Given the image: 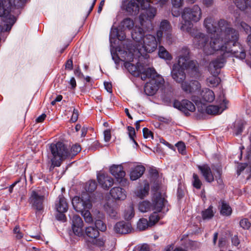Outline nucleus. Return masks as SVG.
<instances>
[{"mask_svg": "<svg viewBox=\"0 0 251 251\" xmlns=\"http://www.w3.org/2000/svg\"><path fill=\"white\" fill-rule=\"evenodd\" d=\"M203 25L211 37L219 38L222 45L227 50L224 52V55H233L241 60L246 58V50L238 42V31L231 27L228 22L221 19L216 23L212 17H208L204 19Z\"/></svg>", "mask_w": 251, "mask_h": 251, "instance_id": "1", "label": "nucleus"}, {"mask_svg": "<svg viewBox=\"0 0 251 251\" xmlns=\"http://www.w3.org/2000/svg\"><path fill=\"white\" fill-rule=\"evenodd\" d=\"M189 54L190 50L186 47L178 51L177 63L174 64L171 71L172 77L176 82H182L185 79V70L195 77L200 75L199 64L196 61H189Z\"/></svg>", "mask_w": 251, "mask_h": 251, "instance_id": "2", "label": "nucleus"}, {"mask_svg": "<svg viewBox=\"0 0 251 251\" xmlns=\"http://www.w3.org/2000/svg\"><path fill=\"white\" fill-rule=\"evenodd\" d=\"M133 40L136 42L133 51L138 55L144 56L146 53L154 51L157 48L159 42L155 37L151 34L145 35L143 28L135 26L131 32Z\"/></svg>", "mask_w": 251, "mask_h": 251, "instance_id": "3", "label": "nucleus"}, {"mask_svg": "<svg viewBox=\"0 0 251 251\" xmlns=\"http://www.w3.org/2000/svg\"><path fill=\"white\" fill-rule=\"evenodd\" d=\"M193 37V44L198 49H202L206 55L211 54L215 51H217L220 55H223L224 52L227 50L225 46L222 45L219 38L211 37V41L208 43V37L204 33L200 32L194 28L191 32H186Z\"/></svg>", "mask_w": 251, "mask_h": 251, "instance_id": "4", "label": "nucleus"}, {"mask_svg": "<svg viewBox=\"0 0 251 251\" xmlns=\"http://www.w3.org/2000/svg\"><path fill=\"white\" fill-rule=\"evenodd\" d=\"M128 51L119 50L118 53V58L124 62V67L131 74L134 76H138L140 75L142 80H145L149 76L154 75L155 70L153 68H144L143 66H139V63L137 66L134 65L130 62L133 61L135 55L140 57V55L133 51L131 49H128Z\"/></svg>", "mask_w": 251, "mask_h": 251, "instance_id": "5", "label": "nucleus"}, {"mask_svg": "<svg viewBox=\"0 0 251 251\" xmlns=\"http://www.w3.org/2000/svg\"><path fill=\"white\" fill-rule=\"evenodd\" d=\"M52 157L51 159V166L59 167L63 160L67 158H72L76 155L80 151L81 147L79 145H74L70 151L62 142H58L56 144H52L50 146Z\"/></svg>", "mask_w": 251, "mask_h": 251, "instance_id": "6", "label": "nucleus"}, {"mask_svg": "<svg viewBox=\"0 0 251 251\" xmlns=\"http://www.w3.org/2000/svg\"><path fill=\"white\" fill-rule=\"evenodd\" d=\"M13 8L10 0H0V17L3 24V25H0V41L6 38L4 33L10 31L17 20Z\"/></svg>", "mask_w": 251, "mask_h": 251, "instance_id": "7", "label": "nucleus"}, {"mask_svg": "<svg viewBox=\"0 0 251 251\" xmlns=\"http://www.w3.org/2000/svg\"><path fill=\"white\" fill-rule=\"evenodd\" d=\"M201 16V10L198 5L184 7L181 12L182 21L179 24V29L183 32H191L193 27L192 22H198Z\"/></svg>", "mask_w": 251, "mask_h": 251, "instance_id": "8", "label": "nucleus"}, {"mask_svg": "<svg viewBox=\"0 0 251 251\" xmlns=\"http://www.w3.org/2000/svg\"><path fill=\"white\" fill-rule=\"evenodd\" d=\"M150 3L155 4L149 0L142 1L140 4L142 9L139 16L140 24L145 31L148 32L153 30L154 25L152 21L157 14V9L150 6Z\"/></svg>", "mask_w": 251, "mask_h": 251, "instance_id": "9", "label": "nucleus"}, {"mask_svg": "<svg viewBox=\"0 0 251 251\" xmlns=\"http://www.w3.org/2000/svg\"><path fill=\"white\" fill-rule=\"evenodd\" d=\"M230 55H223L217 57L211 61L208 67V70L211 75L209 76L207 79V83L210 87H216L220 82L221 79L218 76L220 72V70L223 68L226 62V58Z\"/></svg>", "mask_w": 251, "mask_h": 251, "instance_id": "10", "label": "nucleus"}, {"mask_svg": "<svg viewBox=\"0 0 251 251\" xmlns=\"http://www.w3.org/2000/svg\"><path fill=\"white\" fill-rule=\"evenodd\" d=\"M46 195L44 187H39L31 191L28 201L31 207L36 210V213H40L43 210V202Z\"/></svg>", "mask_w": 251, "mask_h": 251, "instance_id": "11", "label": "nucleus"}, {"mask_svg": "<svg viewBox=\"0 0 251 251\" xmlns=\"http://www.w3.org/2000/svg\"><path fill=\"white\" fill-rule=\"evenodd\" d=\"M154 75L149 76L151 78L149 82L146 83L144 86V91L148 96H152L155 94L159 88L163 84L164 79L155 72Z\"/></svg>", "mask_w": 251, "mask_h": 251, "instance_id": "12", "label": "nucleus"}, {"mask_svg": "<svg viewBox=\"0 0 251 251\" xmlns=\"http://www.w3.org/2000/svg\"><path fill=\"white\" fill-rule=\"evenodd\" d=\"M192 100L196 105L205 104L206 102H211L215 99L214 92L208 88H203L201 92V97L192 96Z\"/></svg>", "mask_w": 251, "mask_h": 251, "instance_id": "13", "label": "nucleus"}, {"mask_svg": "<svg viewBox=\"0 0 251 251\" xmlns=\"http://www.w3.org/2000/svg\"><path fill=\"white\" fill-rule=\"evenodd\" d=\"M152 210L157 212H162L163 210H165L166 212L168 211V208H166L167 201L160 193L158 192L155 193L152 197Z\"/></svg>", "mask_w": 251, "mask_h": 251, "instance_id": "14", "label": "nucleus"}, {"mask_svg": "<svg viewBox=\"0 0 251 251\" xmlns=\"http://www.w3.org/2000/svg\"><path fill=\"white\" fill-rule=\"evenodd\" d=\"M172 104L174 108L183 112L187 116L190 115V112H194L196 109L193 103L187 100H183L181 101L175 100Z\"/></svg>", "mask_w": 251, "mask_h": 251, "instance_id": "15", "label": "nucleus"}, {"mask_svg": "<svg viewBox=\"0 0 251 251\" xmlns=\"http://www.w3.org/2000/svg\"><path fill=\"white\" fill-rule=\"evenodd\" d=\"M123 169L122 165H113L110 167L109 171L117 181L125 185L128 181L125 178L126 173Z\"/></svg>", "mask_w": 251, "mask_h": 251, "instance_id": "16", "label": "nucleus"}, {"mask_svg": "<svg viewBox=\"0 0 251 251\" xmlns=\"http://www.w3.org/2000/svg\"><path fill=\"white\" fill-rule=\"evenodd\" d=\"M72 202L74 209L78 212H81L86 208L91 209L92 206L89 199L84 200L77 196L73 198Z\"/></svg>", "mask_w": 251, "mask_h": 251, "instance_id": "17", "label": "nucleus"}, {"mask_svg": "<svg viewBox=\"0 0 251 251\" xmlns=\"http://www.w3.org/2000/svg\"><path fill=\"white\" fill-rule=\"evenodd\" d=\"M140 2L136 0H123L122 7L130 15H136L139 11Z\"/></svg>", "mask_w": 251, "mask_h": 251, "instance_id": "18", "label": "nucleus"}, {"mask_svg": "<svg viewBox=\"0 0 251 251\" xmlns=\"http://www.w3.org/2000/svg\"><path fill=\"white\" fill-rule=\"evenodd\" d=\"M83 222L80 216L75 215L72 219V228L74 233L81 237L83 235Z\"/></svg>", "mask_w": 251, "mask_h": 251, "instance_id": "19", "label": "nucleus"}, {"mask_svg": "<svg viewBox=\"0 0 251 251\" xmlns=\"http://www.w3.org/2000/svg\"><path fill=\"white\" fill-rule=\"evenodd\" d=\"M172 32V27L170 23L167 20H162L159 25V28L156 31V36L158 41L160 43L164 34Z\"/></svg>", "mask_w": 251, "mask_h": 251, "instance_id": "20", "label": "nucleus"}, {"mask_svg": "<svg viewBox=\"0 0 251 251\" xmlns=\"http://www.w3.org/2000/svg\"><path fill=\"white\" fill-rule=\"evenodd\" d=\"M181 88L186 93L190 94L195 92L201 88L200 83L197 80H192L190 82L182 81Z\"/></svg>", "mask_w": 251, "mask_h": 251, "instance_id": "21", "label": "nucleus"}, {"mask_svg": "<svg viewBox=\"0 0 251 251\" xmlns=\"http://www.w3.org/2000/svg\"><path fill=\"white\" fill-rule=\"evenodd\" d=\"M228 101L223 99V102L220 104V106L216 105H209L206 108V112L208 114L216 115L219 114L227 108Z\"/></svg>", "mask_w": 251, "mask_h": 251, "instance_id": "22", "label": "nucleus"}, {"mask_svg": "<svg viewBox=\"0 0 251 251\" xmlns=\"http://www.w3.org/2000/svg\"><path fill=\"white\" fill-rule=\"evenodd\" d=\"M114 230L117 233L125 234L130 233L132 228L130 223L122 221L115 224Z\"/></svg>", "mask_w": 251, "mask_h": 251, "instance_id": "23", "label": "nucleus"}, {"mask_svg": "<svg viewBox=\"0 0 251 251\" xmlns=\"http://www.w3.org/2000/svg\"><path fill=\"white\" fill-rule=\"evenodd\" d=\"M97 179L103 189H107L113 184V179L107 174L99 173L97 175Z\"/></svg>", "mask_w": 251, "mask_h": 251, "instance_id": "24", "label": "nucleus"}, {"mask_svg": "<svg viewBox=\"0 0 251 251\" xmlns=\"http://www.w3.org/2000/svg\"><path fill=\"white\" fill-rule=\"evenodd\" d=\"M55 208L58 213H65L67 211L68 203L62 194L59 195L56 200Z\"/></svg>", "mask_w": 251, "mask_h": 251, "instance_id": "25", "label": "nucleus"}, {"mask_svg": "<svg viewBox=\"0 0 251 251\" xmlns=\"http://www.w3.org/2000/svg\"><path fill=\"white\" fill-rule=\"evenodd\" d=\"M112 198L116 200L123 201L126 197V193L125 190L120 187H114L110 191Z\"/></svg>", "mask_w": 251, "mask_h": 251, "instance_id": "26", "label": "nucleus"}, {"mask_svg": "<svg viewBox=\"0 0 251 251\" xmlns=\"http://www.w3.org/2000/svg\"><path fill=\"white\" fill-rule=\"evenodd\" d=\"M198 168L201 172V173L206 181L211 182L214 181V176L210 167L207 164L198 165Z\"/></svg>", "mask_w": 251, "mask_h": 251, "instance_id": "27", "label": "nucleus"}, {"mask_svg": "<svg viewBox=\"0 0 251 251\" xmlns=\"http://www.w3.org/2000/svg\"><path fill=\"white\" fill-rule=\"evenodd\" d=\"M117 38L120 41L124 40L126 38V35L122 32L120 34L117 28L112 27L109 34V41L111 47H113V43H115Z\"/></svg>", "mask_w": 251, "mask_h": 251, "instance_id": "28", "label": "nucleus"}, {"mask_svg": "<svg viewBox=\"0 0 251 251\" xmlns=\"http://www.w3.org/2000/svg\"><path fill=\"white\" fill-rule=\"evenodd\" d=\"M145 168L142 165H136L131 168L130 173V178L131 180H136L143 175Z\"/></svg>", "mask_w": 251, "mask_h": 251, "instance_id": "29", "label": "nucleus"}, {"mask_svg": "<svg viewBox=\"0 0 251 251\" xmlns=\"http://www.w3.org/2000/svg\"><path fill=\"white\" fill-rule=\"evenodd\" d=\"M236 7L242 11H244L248 7H251V0H233Z\"/></svg>", "mask_w": 251, "mask_h": 251, "instance_id": "30", "label": "nucleus"}, {"mask_svg": "<svg viewBox=\"0 0 251 251\" xmlns=\"http://www.w3.org/2000/svg\"><path fill=\"white\" fill-rule=\"evenodd\" d=\"M149 190L150 185L149 183H145L143 187H141L140 188L135 192V194L137 197L143 199L148 194Z\"/></svg>", "mask_w": 251, "mask_h": 251, "instance_id": "31", "label": "nucleus"}, {"mask_svg": "<svg viewBox=\"0 0 251 251\" xmlns=\"http://www.w3.org/2000/svg\"><path fill=\"white\" fill-rule=\"evenodd\" d=\"M86 235L91 238H96L99 235V231L93 226H89L85 228Z\"/></svg>", "mask_w": 251, "mask_h": 251, "instance_id": "32", "label": "nucleus"}, {"mask_svg": "<svg viewBox=\"0 0 251 251\" xmlns=\"http://www.w3.org/2000/svg\"><path fill=\"white\" fill-rule=\"evenodd\" d=\"M158 55L161 58L167 60H171L172 59L171 54L163 46L159 47Z\"/></svg>", "mask_w": 251, "mask_h": 251, "instance_id": "33", "label": "nucleus"}, {"mask_svg": "<svg viewBox=\"0 0 251 251\" xmlns=\"http://www.w3.org/2000/svg\"><path fill=\"white\" fill-rule=\"evenodd\" d=\"M134 23L130 18H127L123 20L121 23L122 29L131 30L134 27Z\"/></svg>", "mask_w": 251, "mask_h": 251, "instance_id": "34", "label": "nucleus"}, {"mask_svg": "<svg viewBox=\"0 0 251 251\" xmlns=\"http://www.w3.org/2000/svg\"><path fill=\"white\" fill-rule=\"evenodd\" d=\"M232 212V209L226 202L223 201H221V213L223 215L229 216Z\"/></svg>", "mask_w": 251, "mask_h": 251, "instance_id": "35", "label": "nucleus"}, {"mask_svg": "<svg viewBox=\"0 0 251 251\" xmlns=\"http://www.w3.org/2000/svg\"><path fill=\"white\" fill-rule=\"evenodd\" d=\"M104 208L109 216L113 219H117L118 218L117 210L111 206L109 204H107L104 206Z\"/></svg>", "mask_w": 251, "mask_h": 251, "instance_id": "36", "label": "nucleus"}, {"mask_svg": "<svg viewBox=\"0 0 251 251\" xmlns=\"http://www.w3.org/2000/svg\"><path fill=\"white\" fill-rule=\"evenodd\" d=\"M160 212L154 211L149 217V224L150 226H152L156 224L159 220L161 218Z\"/></svg>", "mask_w": 251, "mask_h": 251, "instance_id": "37", "label": "nucleus"}, {"mask_svg": "<svg viewBox=\"0 0 251 251\" xmlns=\"http://www.w3.org/2000/svg\"><path fill=\"white\" fill-rule=\"evenodd\" d=\"M151 205L148 201H143L140 202L138 204L139 210L143 213L147 212L150 210Z\"/></svg>", "mask_w": 251, "mask_h": 251, "instance_id": "38", "label": "nucleus"}, {"mask_svg": "<svg viewBox=\"0 0 251 251\" xmlns=\"http://www.w3.org/2000/svg\"><path fill=\"white\" fill-rule=\"evenodd\" d=\"M150 226L149 222L146 219H140L137 223V228L139 230H144Z\"/></svg>", "mask_w": 251, "mask_h": 251, "instance_id": "39", "label": "nucleus"}, {"mask_svg": "<svg viewBox=\"0 0 251 251\" xmlns=\"http://www.w3.org/2000/svg\"><path fill=\"white\" fill-rule=\"evenodd\" d=\"M212 208V206H210L207 209L202 212V217L203 220H209L213 217L214 213Z\"/></svg>", "mask_w": 251, "mask_h": 251, "instance_id": "40", "label": "nucleus"}, {"mask_svg": "<svg viewBox=\"0 0 251 251\" xmlns=\"http://www.w3.org/2000/svg\"><path fill=\"white\" fill-rule=\"evenodd\" d=\"M97 184L95 180H90L86 183L85 189L86 191L92 193L97 188Z\"/></svg>", "mask_w": 251, "mask_h": 251, "instance_id": "41", "label": "nucleus"}, {"mask_svg": "<svg viewBox=\"0 0 251 251\" xmlns=\"http://www.w3.org/2000/svg\"><path fill=\"white\" fill-rule=\"evenodd\" d=\"M90 209L86 208V209L80 212L83 217L85 221L87 223H91L93 222V218L89 211Z\"/></svg>", "mask_w": 251, "mask_h": 251, "instance_id": "42", "label": "nucleus"}, {"mask_svg": "<svg viewBox=\"0 0 251 251\" xmlns=\"http://www.w3.org/2000/svg\"><path fill=\"white\" fill-rule=\"evenodd\" d=\"M134 216V210L133 207L131 205L129 206L125 212V219L126 220H129Z\"/></svg>", "mask_w": 251, "mask_h": 251, "instance_id": "43", "label": "nucleus"}, {"mask_svg": "<svg viewBox=\"0 0 251 251\" xmlns=\"http://www.w3.org/2000/svg\"><path fill=\"white\" fill-rule=\"evenodd\" d=\"M193 186L196 189H199L201 186V182L199 179L198 176L196 174H193Z\"/></svg>", "mask_w": 251, "mask_h": 251, "instance_id": "44", "label": "nucleus"}, {"mask_svg": "<svg viewBox=\"0 0 251 251\" xmlns=\"http://www.w3.org/2000/svg\"><path fill=\"white\" fill-rule=\"evenodd\" d=\"M96 228L101 231H105L106 229V226L104 222L100 220H97L95 221Z\"/></svg>", "mask_w": 251, "mask_h": 251, "instance_id": "45", "label": "nucleus"}, {"mask_svg": "<svg viewBox=\"0 0 251 251\" xmlns=\"http://www.w3.org/2000/svg\"><path fill=\"white\" fill-rule=\"evenodd\" d=\"M94 240L93 241V244L96 246L101 247H103L106 243V237H101L99 238H94Z\"/></svg>", "mask_w": 251, "mask_h": 251, "instance_id": "46", "label": "nucleus"}, {"mask_svg": "<svg viewBox=\"0 0 251 251\" xmlns=\"http://www.w3.org/2000/svg\"><path fill=\"white\" fill-rule=\"evenodd\" d=\"M165 41L168 45L172 44L175 41V38L174 37L172 32H168L163 35Z\"/></svg>", "mask_w": 251, "mask_h": 251, "instance_id": "47", "label": "nucleus"}, {"mask_svg": "<svg viewBox=\"0 0 251 251\" xmlns=\"http://www.w3.org/2000/svg\"><path fill=\"white\" fill-rule=\"evenodd\" d=\"M127 130L129 138L134 142V143L136 146H137L138 144L134 139V136L135 135V131L134 128L132 126H127Z\"/></svg>", "mask_w": 251, "mask_h": 251, "instance_id": "48", "label": "nucleus"}, {"mask_svg": "<svg viewBox=\"0 0 251 251\" xmlns=\"http://www.w3.org/2000/svg\"><path fill=\"white\" fill-rule=\"evenodd\" d=\"M143 136L146 139H151L153 138V134L151 131H150L147 128H144L143 129Z\"/></svg>", "mask_w": 251, "mask_h": 251, "instance_id": "49", "label": "nucleus"}, {"mask_svg": "<svg viewBox=\"0 0 251 251\" xmlns=\"http://www.w3.org/2000/svg\"><path fill=\"white\" fill-rule=\"evenodd\" d=\"M240 226L244 229H248L251 226V223L248 219H243L240 222Z\"/></svg>", "mask_w": 251, "mask_h": 251, "instance_id": "50", "label": "nucleus"}, {"mask_svg": "<svg viewBox=\"0 0 251 251\" xmlns=\"http://www.w3.org/2000/svg\"><path fill=\"white\" fill-rule=\"evenodd\" d=\"M176 146L177 148L178 151L179 153L183 154L185 151V145L182 142H179L176 144Z\"/></svg>", "mask_w": 251, "mask_h": 251, "instance_id": "51", "label": "nucleus"}, {"mask_svg": "<svg viewBox=\"0 0 251 251\" xmlns=\"http://www.w3.org/2000/svg\"><path fill=\"white\" fill-rule=\"evenodd\" d=\"M13 232L16 234V238L21 239L23 237V234L21 232L19 226H16L14 228Z\"/></svg>", "mask_w": 251, "mask_h": 251, "instance_id": "52", "label": "nucleus"}, {"mask_svg": "<svg viewBox=\"0 0 251 251\" xmlns=\"http://www.w3.org/2000/svg\"><path fill=\"white\" fill-rule=\"evenodd\" d=\"M173 7L176 8H179L183 4L184 0H171Z\"/></svg>", "mask_w": 251, "mask_h": 251, "instance_id": "53", "label": "nucleus"}, {"mask_svg": "<svg viewBox=\"0 0 251 251\" xmlns=\"http://www.w3.org/2000/svg\"><path fill=\"white\" fill-rule=\"evenodd\" d=\"M232 244L233 246L237 247L238 248H239V245L240 244V240L238 238V237L237 235L233 236L231 238Z\"/></svg>", "mask_w": 251, "mask_h": 251, "instance_id": "54", "label": "nucleus"}, {"mask_svg": "<svg viewBox=\"0 0 251 251\" xmlns=\"http://www.w3.org/2000/svg\"><path fill=\"white\" fill-rule=\"evenodd\" d=\"M247 166V165L245 163L243 164L241 163L239 164L237 166V173L238 175H240L241 172L245 169L246 167Z\"/></svg>", "mask_w": 251, "mask_h": 251, "instance_id": "55", "label": "nucleus"}, {"mask_svg": "<svg viewBox=\"0 0 251 251\" xmlns=\"http://www.w3.org/2000/svg\"><path fill=\"white\" fill-rule=\"evenodd\" d=\"M78 116V111L76 109H74L73 110V113L72 117L71 118V121L73 123L75 122L77 120Z\"/></svg>", "mask_w": 251, "mask_h": 251, "instance_id": "56", "label": "nucleus"}, {"mask_svg": "<svg viewBox=\"0 0 251 251\" xmlns=\"http://www.w3.org/2000/svg\"><path fill=\"white\" fill-rule=\"evenodd\" d=\"M184 195V190L182 188L181 185H179L177 188V195L179 199L183 198Z\"/></svg>", "mask_w": 251, "mask_h": 251, "instance_id": "57", "label": "nucleus"}, {"mask_svg": "<svg viewBox=\"0 0 251 251\" xmlns=\"http://www.w3.org/2000/svg\"><path fill=\"white\" fill-rule=\"evenodd\" d=\"M104 139L105 142H109L111 139V133L109 130L104 131Z\"/></svg>", "mask_w": 251, "mask_h": 251, "instance_id": "58", "label": "nucleus"}, {"mask_svg": "<svg viewBox=\"0 0 251 251\" xmlns=\"http://www.w3.org/2000/svg\"><path fill=\"white\" fill-rule=\"evenodd\" d=\"M73 60L71 59H70L68 60L66 63L65 68L69 70H72L73 69Z\"/></svg>", "mask_w": 251, "mask_h": 251, "instance_id": "59", "label": "nucleus"}, {"mask_svg": "<svg viewBox=\"0 0 251 251\" xmlns=\"http://www.w3.org/2000/svg\"><path fill=\"white\" fill-rule=\"evenodd\" d=\"M104 86L107 92L109 93H112V84L110 82H104Z\"/></svg>", "mask_w": 251, "mask_h": 251, "instance_id": "60", "label": "nucleus"}, {"mask_svg": "<svg viewBox=\"0 0 251 251\" xmlns=\"http://www.w3.org/2000/svg\"><path fill=\"white\" fill-rule=\"evenodd\" d=\"M178 8L173 7L172 9V14L173 16L177 17L180 15V12Z\"/></svg>", "mask_w": 251, "mask_h": 251, "instance_id": "61", "label": "nucleus"}, {"mask_svg": "<svg viewBox=\"0 0 251 251\" xmlns=\"http://www.w3.org/2000/svg\"><path fill=\"white\" fill-rule=\"evenodd\" d=\"M217 176L216 175L215 176V178L218 182V183L219 184H222V179L220 177V176H221V171L220 169H217Z\"/></svg>", "mask_w": 251, "mask_h": 251, "instance_id": "62", "label": "nucleus"}, {"mask_svg": "<svg viewBox=\"0 0 251 251\" xmlns=\"http://www.w3.org/2000/svg\"><path fill=\"white\" fill-rule=\"evenodd\" d=\"M64 213H59L56 215V219L59 221H65L66 216L64 214Z\"/></svg>", "mask_w": 251, "mask_h": 251, "instance_id": "63", "label": "nucleus"}, {"mask_svg": "<svg viewBox=\"0 0 251 251\" xmlns=\"http://www.w3.org/2000/svg\"><path fill=\"white\" fill-rule=\"evenodd\" d=\"M135 251H149V248L147 245H143Z\"/></svg>", "mask_w": 251, "mask_h": 251, "instance_id": "64", "label": "nucleus"}]
</instances>
